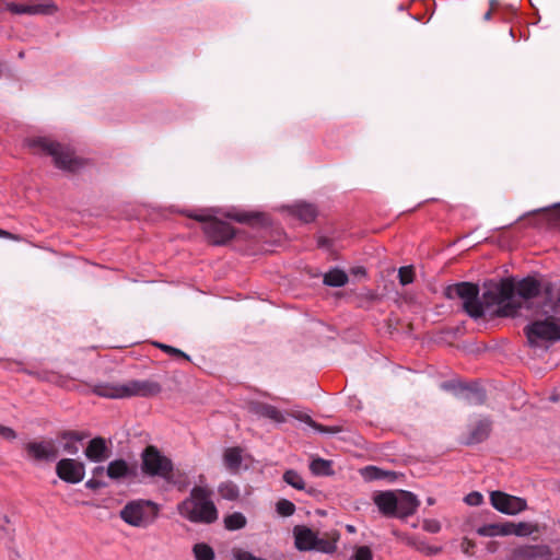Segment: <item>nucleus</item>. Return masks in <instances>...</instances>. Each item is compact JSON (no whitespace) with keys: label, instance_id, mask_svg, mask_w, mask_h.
Wrapping results in <instances>:
<instances>
[{"label":"nucleus","instance_id":"nucleus-1","mask_svg":"<svg viewBox=\"0 0 560 560\" xmlns=\"http://www.w3.org/2000/svg\"><path fill=\"white\" fill-rule=\"evenodd\" d=\"M541 283L527 277L514 283L512 279H502L486 285L483 299L488 306H495L500 317H513L522 307H529V301L539 295Z\"/></svg>","mask_w":560,"mask_h":560},{"label":"nucleus","instance_id":"nucleus-2","mask_svg":"<svg viewBox=\"0 0 560 560\" xmlns=\"http://www.w3.org/2000/svg\"><path fill=\"white\" fill-rule=\"evenodd\" d=\"M211 495L212 492L209 488L195 486L189 495L177 504V513L194 524L214 523L219 518V512Z\"/></svg>","mask_w":560,"mask_h":560},{"label":"nucleus","instance_id":"nucleus-3","mask_svg":"<svg viewBox=\"0 0 560 560\" xmlns=\"http://www.w3.org/2000/svg\"><path fill=\"white\" fill-rule=\"evenodd\" d=\"M161 385L152 380H131L124 384L104 385L97 388L102 397L121 399L129 397H152L160 394Z\"/></svg>","mask_w":560,"mask_h":560},{"label":"nucleus","instance_id":"nucleus-4","mask_svg":"<svg viewBox=\"0 0 560 560\" xmlns=\"http://www.w3.org/2000/svg\"><path fill=\"white\" fill-rule=\"evenodd\" d=\"M26 144L34 153H44L52 156L54 163L58 168L73 172L81 166V161L74 158L73 152L68 147L61 145L49 138H32L26 141Z\"/></svg>","mask_w":560,"mask_h":560},{"label":"nucleus","instance_id":"nucleus-5","mask_svg":"<svg viewBox=\"0 0 560 560\" xmlns=\"http://www.w3.org/2000/svg\"><path fill=\"white\" fill-rule=\"evenodd\" d=\"M446 296L450 299H460L464 311L475 319L482 317L486 311L493 307L488 306L483 298L479 300V288L470 282H459L450 285L446 289Z\"/></svg>","mask_w":560,"mask_h":560},{"label":"nucleus","instance_id":"nucleus-6","mask_svg":"<svg viewBox=\"0 0 560 560\" xmlns=\"http://www.w3.org/2000/svg\"><path fill=\"white\" fill-rule=\"evenodd\" d=\"M160 513V505L151 500L138 499L128 502L120 510V518L130 526L144 528L153 524Z\"/></svg>","mask_w":560,"mask_h":560},{"label":"nucleus","instance_id":"nucleus-7","mask_svg":"<svg viewBox=\"0 0 560 560\" xmlns=\"http://www.w3.org/2000/svg\"><path fill=\"white\" fill-rule=\"evenodd\" d=\"M547 317L536 319L524 328L527 342L530 347L536 348L545 342H556L560 340V324L555 318V314L549 311L544 312Z\"/></svg>","mask_w":560,"mask_h":560},{"label":"nucleus","instance_id":"nucleus-8","mask_svg":"<svg viewBox=\"0 0 560 560\" xmlns=\"http://www.w3.org/2000/svg\"><path fill=\"white\" fill-rule=\"evenodd\" d=\"M187 215L203 223V232L213 245H223L235 235V231L230 224L213 218L207 211L201 213L189 212Z\"/></svg>","mask_w":560,"mask_h":560},{"label":"nucleus","instance_id":"nucleus-9","mask_svg":"<svg viewBox=\"0 0 560 560\" xmlns=\"http://www.w3.org/2000/svg\"><path fill=\"white\" fill-rule=\"evenodd\" d=\"M141 469L150 477H160L171 480L173 470L172 460L163 455L155 446H147L141 454Z\"/></svg>","mask_w":560,"mask_h":560},{"label":"nucleus","instance_id":"nucleus-10","mask_svg":"<svg viewBox=\"0 0 560 560\" xmlns=\"http://www.w3.org/2000/svg\"><path fill=\"white\" fill-rule=\"evenodd\" d=\"M508 560H560L547 545H521L510 550Z\"/></svg>","mask_w":560,"mask_h":560},{"label":"nucleus","instance_id":"nucleus-11","mask_svg":"<svg viewBox=\"0 0 560 560\" xmlns=\"http://www.w3.org/2000/svg\"><path fill=\"white\" fill-rule=\"evenodd\" d=\"M490 502L497 511L508 515H515L527 509L525 499L502 491L491 492Z\"/></svg>","mask_w":560,"mask_h":560},{"label":"nucleus","instance_id":"nucleus-12","mask_svg":"<svg viewBox=\"0 0 560 560\" xmlns=\"http://www.w3.org/2000/svg\"><path fill=\"white\" fill-rule=\"evenodd\" d=\"M56 474L68 483H79L84 479L85 466L77 459L63 458L57 463Z\"/></svg>","mask_w":560,"mask_h":560},{"label":"nucleus","instance_id":"nucleus-13","mask_svg":"<svg viewBox=\"0 0 560 560\" xmlns=\"http://www.w3.org/2000/svg\"><path fill=\"white\" fill-rule=\"evenodd\" d=\"M28 458L35 462H52L58 457V448L54 441H32L25 444Z\"/></svg>","mask_w":560,"mask_h":560},{"label":"nucleus","instance_id":"nucleus-14","mask_svg":"<svg viewBox=\"0 0 560 560\" xmlns=\"http://www.w3.org/2000/svg\"><path fill=\"white\" fill-rule=\"evenodd\" d=\"M294 546L300 551L314 550L316 546V533L304 525L293 528Z\"/></svg>","mask_w":560,"mask_h":560},{"label":"nucleus","instance_id":"nucleus-15","mask_svg":"<svg viewBox=\"0 0 560 560\" xmlns=\"http://www.w3.org/2000/svg\"><path fill=\"white\" fill-rule=\"evenodd\" d=\"M419 500L409 491L397 492V517H407L416 513Z\"/></svg>","mask_w":560,"mask_h":560},{"label":"nucleus","instance_id":"nucleus-16","mask_svg":"<svg viewBox=\"0 0 560 560\" xmlns=\"http://www.w3.org/2000/svg\"><path fill=\"white\" fill-rule=\"evenodd\" d=\"M374 503L376 504L382 514L386 516H396L397 492H380L374 495Z\"/></svg>","mask_w":560,"mask_h":560},{"label":"nucleus","instance_id":"nucleus-17","mask_svg":"<svg viewBox=\"0 0 560 560\" xmlns=\"http://www.w3.org/2000/svg\"><path fill=\"white\" fill-rule=\"evenodd\" d=\"M84 454L88 459L94 463H101L108 458V448L106 446V442L103 438H94L92 439Z\"/></svg>","mask_w":560,"mask_h":560},{"label":"nucleus","instance_id":"nucleus-18","mask_svg":"<svg viewBox=\"0 0 560 560\" xmlns=\"http://www.w3.org/2000/svg\"><path fill=\"white\" fill-rule=\"evenodd\" d=\"M245 459L241 447H228L223 452V464L231 474H237Z\"/></svg>","mask_w":560,"mask_h":560},{"label":"nucleus","instance_id":"nucleus-19","mask_svg":"<svg viewBox=\"0 0 560 560\" xmlns=\"http://www.w3.org/2000/svg\"><path fill=\"white\" fill-rule=\"evenodd\" d=\"M106 474L110 479L117 480L135 475V468L124 459H116L108 464Z\"/></svg>","mask_w":560,"mask_h":560},{"label":"nucleus","instance_id":"nucleus-20","mask_svg":"<svg viewBox=\"0 0 560 560\" xmlns=\"http://www.w3.org/2000/svg\"><path fill=\"white\" fill-rule=\"evenodd\" d=\"M253 410L256 415L268 418L277 423H283L287 421L285 413L269 404L258 402L253 407Z\"/></svg>","mask_w":560,"mask_h":560},{"label":"nucleus","instance_id":"nucleus-21","mask_svg":"<svg viewBox=\"0 0 560 560\" xmlns=\"http://www.w3.org/2000/svg\"><path fill=\"white\" fill-rule=\"evenodd\" d=\"M31 15H52L58 5L52 0H30Z\"/></svg>","mask_w":560,"mask_h":560},{"label":"nucleus","instance_id":"nucleus-22","mask_svg":"<svg viewBox=\"0 0 560 560\" xmlns=\"http://www.w3.org/2000/svg\"><path fill=\"white\" fill-rule=\"evenodd\" d=\"M538 530V526L530 522L511 523L506 522L508 535H515L518 537L529 536Z\"/></svg>","mask_w":560,"mask_h":560},{"label":"nucleus","instance_id":"nucleus-23","mask_svg":"<svg viewBox=\"0 0 560 560\" xmlns=\"http://www.w3.org/2000/svg\"><path fill=\"white\" fill-rule=\"evenodd\" d=\"M290 210L293 215L305 223L312 222L317 215L316 208L308 203H296Z\"/></svg>","mask_w":560,"mask_h":560},{"label":"nucleus","instance_id":"nucleus-24","mask_svg":"<svg viewBox=\"0 0 560 560\" xmlns=\"http://www.w3.org/2000/svg\"><path fill=\"white\" fill-rule=\"evenodd\" d=\"M490 432V422L487 419H481L477 422L471 430L468 443H479L483 441Z\"/></svg>","mask_w":560,"mask_h":560},{"label":"nucleus","instance_id":"nucleus-25","mask_svg":"<svg viewBox=\"0 0 560 560\" xmlns=\"http://www.w3.org/2000/svg\"><path fill=\"white\" fill-rule=\"evenodd\" d=\"M477 534L483 537L508 536L506 523L486 524L477 528Z\"/></svg>","mask_w":560,"mask_h":560},{"label":"nucleus","instance_id":"nucleus-26","mask_svg":"<svg viewBox=\"0 0 560 560\" xmlns=\"http://www.w3.org/2000/svg\"><path fill=\"white\" fill-rule=\"evenodd\" d=\"M348 282V276L343 270L332 269L324 276V283L329 287H343Z\"/></svg>","mask_w":560,"mask_h":560},{"label":"nucleus","instance_id":"nucleus-27","mask_svg":"<svg viewBox=\"0 0 560 560\" xmlns=\"http://www.w3.org/2000/svg\"><path fill=\"white\" fill-rule=\"evenodd\" d=\"M223 523L228 530H238L246 526L247 520L241 512H234L224 516Z\"/></svg>","mask_w":560,"mask_h":560},{"label":"nucleus","instance_id":"nucleus-28","mask_svg":"<svg viewBox=\"0 0 560 560\" xmlns=\"http://www.w3.org/2000/svg\"><path fill=\"white\" fill-rule=\"evenodd\" d=\"M219 494L229 501H234L240 497V489L233 481L221 482L218 487Z\"/></svg>","mask_w":560,"mask_h":560},{"label":"nucleus","instance_id":"nucleus-29","mask_svg":"<svg viewBox=\"0 0 560 560\" xmlns=\"http://www.w3.org/2000/svg\"><path fill=\"white\" fill-rule=\"evenodd\" d=\"M339 539L338 534H332V536L328 539L319 538L316 535V546L314 547L315 550H318L324 553H332L337 549V540Z\"/></svg>","mask_w":560,"mask_h":560},{"label":"nucleus","instance_id":"nucleus-30","mask_svg":"<svg viewBox=\"0 0 560 560\" xmlns=\"http://www.w3.org/2000/svg\"><path fill=\"white\" fill-rule=\"evenodd\" d=\"M195 560H214L215 553L213 548L206 542H197L192 547Z\"/></svg>","mask_w":560,"mask_h":560},{"label":"nucleus","instance_id":"nucleus-31","mask_svg":"<svg viewBox=\"0 0 560 560\" xmlns=\"http://www.w3.org/2000/svg\"><path fill=\"white\" fill-rule=\"evenodd\" d=\"M311 471L316 476H329L332 474L331 463L323 458H315L310 464Z\"/></svg>","mask_w":560,"mask_h":560},{"label":"nucleus","instance_id":"nucleus-32","mask_svg":"<svg viewBox=\"0 0 560 560\" xmlns=\"http://www.w3.org/2000/svg\"><path fill=\"white\" fill-rule=\"evenodd\" d=\"M283 480L296 490H303L305 488L302 476L293 469H289L283 474Z\"/></svg>","mask_w":560,"mask_h":560},{"label":"nucleus","instance_id":"nucleus-33","mask_svg":"<svg viewBox=\"0 0 560 560\" xmlns=\"http://www.w3.org/2000/svg\"><path fill=\"white\" fill-rule=\"evenodd\" d=\"M290 416H292L301 421H304L305 423H307L308 425H311L312 428H314L315 430H317L319 432L335 433L338 431L336 429L327 428V427L316 423L315 421L312 420V418L308 415H305L302 412H296V413L292 412V413H290Z\"/></svg>","mask_w":560,"mask_h":560},{"label":"nucleus","instance_id":"nucleus-34","mask_svg":"<svg viewBox=\"0 0 560 560\" xmlns=\"http://www.w3.org/2000/svg\"><path fill=\"white\" fill-rule=\"evenodd\" d=\"M361 475L366 481L384 479L388 476L387 471H384L375 466H368L361 470Z\"/></svg>","mask_w":560,"mask_h":560},{"label":"nucleus","instance_id":"nucleus-35","mask_svg":"<svg viewBox=\"0 0 560 560\" xmlns=\"http://www.w3.org/2000/svg\"><path fill=\"white\" fill-rule=\"evenodd\" d=\"M62 438L68 440V442L63 444V450L71 455H75L79 451L75 442L80 441L81 438L74 432L63 433Z\"/></svg>","mask_w":560,"mask_h":560},{"label":"nucleus","instance_id":"nucleus-36","mask_svg":"<svg viewBox=\"0 0 560 560\" xmlns=\"http://www.w3.org/2000/svg\"><path fill=\"white\" fill-rule=\"evenodd\" d=\"M4 9L12 14H27L31 15L30 0L22 3L7 2Z\"/></svg>","mask_w":560,"mask_h":560},{"label":"nucleus","instance_id":"nucleus-37","mask_svg":"<svg viewBox=\"0 0 560 560\" xmlns=\"http://www.w3.org/2000/svg\"><path fill=\"white\" fill-rule=\"evenodd\" d=\"M276 510L281 516H291L295 512V505L287 499H281L277 502Z\"/></svg>","mask_w":560,"mask_h":560},{"label":"nucleus","instance_id":"nucleus-38","mask_svg":"<svg viewBox=\"0 0 560 560\" xmlns=\"http://www.w3.org/2000/svg\"><path fill=\"white\" fill-rule=\"evenodd\" d=\"M154 346L158 347L159 349H161L162 351H164L165 353L172 355V357L183 358V359H185L187 361L190 360L189 355H187L182 350H179L177 348H174L172 346H168V345H165V343H161V342H154Z\"/></svg>","mask_w":560,"mask_h":560},{"label":"nucleus","instance_id":"nucleus-39","mask_svg":"<svg viewBox=\"0 0 560 560\" xmlns=\"http://www.w3.org/2000/svg\"><path fill=\"white\" fill-rule=\"evenodd\" d=\"M398 277L402 285L411 283L415 277L412 267H401L398 271Z\"/></svg>","mask_w":560,"mask_h":560},{"label":"nucleus","instance_id":"nucleus-40","mask_svg":"<svg viewBox=\"0 0 560 560\" xmlns=\"http://www.w3.org/2000/svg\"><path fill=\"white\" fill-rule=\"evenodd\" d=\"M350 560H373V555L369 547L361 546L357 548L354 555L350 558Z\"/></svg>","mask_w":560,"mask_h":560},{"label":"nucleus","instance_id":"nucleus-41","mask_svg":"<svg viewBox=\"0 0 560 560\" xmlns=\"http://www.w3.org/2000/svg\"><path fill=\"white\" fill-rule=\"evenodd\" d=\"M413 547L416 548V550L425 556L436 555L441 550L439 547L429 546L425 542H415Z\"/></svg>","mask_w":560,"mask_h":560},{"label":"nucleus","instance_id":"nucleus-42","mask_svg":"<svg viewBox=\"0 0 560 560\" xmlns=\"http://www.w3.org/2000/svg\"><path fill=\"white\" fill-rule=\"evenodd\" d=\"M170 483L176 486L179 490H184L188 486L187 478L184 474H178L177 478L171 472V480H166Z\"/></svg>","mask_w":560,"mask_h":560},{"label":"nucleus","instance_id":"nucleus-43","mask_svg":"<svg viewBox=\"0 0 560 560\" xmlns=\"http://www.w3.org/2000/svg\"><path fill=\"white\" fill-rule=\"evenodd\" d=\"M464 399L468 404H479L485 400V396L482 393L469 390V392L464 393Z\"/></svg>","mask_w":560,"mask_h":560},{"label":"nucleus","instance_id":"nucleus-44","mask_svg":"<svg viewBox=\"0 0 560 560\" xmlns=\"http://www.w3.org/2000/svg\"><path fill=\"white\" fill-rule=\"evenodd\" d=\"M423 529L428 533L435 534L441 529V524L436 520H425L422 525Z\"/></svg>","mask_w":560,"mask_h":560},{"label":"nucleus","instance_id":"nucleus-45","mask_svg":"<svg viewBox=\"0 0 560 560\" xmlns=\"http://www.w3.org/2000/svg\"><path fill=\"white\" fill-rule=\"evenodd\" d=\"M465 502L469 505L476 506L481 504L482 502V495L479 492H471L466 495Z\"/></svg>","mask_w":560,"mask_h":560},{"label":"nucleus","instance_id":"nucleus-46","mask_svg":"<svg viewBox=\"0 0 560 560\" xmlns=\"http://www.w3.org/2000/svg\"><path fill=\"white\" fill-rule=\"evenodd\" d=\"M0 436L4 440L11 441L16 438V433L13 429L0 424Z\"/></svg>","mask_w":560,"mask_h":560},{"label":"nucleus","instance_id":"nucleus-47","mask_svg":"<svg viewBox=\"0 0 560 560\" xmlns=\"http://www.w3.org/2000/svg\"><path fill=\"white\" fill-rule=\"evenodd\" d=\"M0 237L2 238H8V240H12V241H20V237L15 234H12L5 230H2L0 229Z\"/></svg>","mask_w":560,"mask_h":560},{"label":"nucleus","instance_id":"nucleus-48","mask_svg":"<svg viewBox=\"0 0 560 560\" xmlns=\"http://www.w3.org/2000/svg\"><path fill=\"white\" fill-rule=\"evenodd\" d=\"M85 486L89 489H96L100 487V483L95 479H90L86 481Z\"/></svg>","mask_w":560,"mask_h":560},{"label":"nucleus","instance_id":"nucleus-49","mask_svg":"<svg viewBox=\"0 0 560 560\" xmlns=\"http://www.w3.org/2000/svg\"><path fill=\"white\" fill-rule=\"evenodd\" d=\"M489 4H490L489 10L498 12V10L500 8V3L498 0H490Z\"/></svg>","mask_w":560,"mask_h":560},{"label":"nucleus","instance_id":"nucleus-50","mask_svg":"<svg viewBox=\"0 0 560 560\" xmlns=\"http://www.w3.org/2000/svg\"><path fill=\"white\" fill-rule=\"evenodd\" d=\"M104 471H105V468L103 466H97L93 469V476L94 477L101 476V475H103Z\"/></svg>","mask_w":560,"mask_h":560},{"label":"nucleus","instance_id":"nucleus-51","mask_svg":"<svg viewBox=\"0 0 560 560\" xmlns=\"http://www.w3.org/2000/svg\"><path fill=\"white\" fill-rule=\"evenodd\" d=\"M495 13V11H492V10H488L485 14H483V20L485 21H490L491 18H492V14Z\"/></svg>","mask_w":560,"mask_h":560},{"label":"nucleus","instance_id":"nucleus-52","mask_svg":"<svg viewBox=\"0 0 560 560\" xmlns=\"http://www.w3.org/2000/svg\"><path fill=\"white\" fill-rule=\"evenodd\" d=\"M233 218H234L236 221H238V222H245V221H247V219H248V218H247V215H245V214H238V215H235V217H233Z\"/></svg>","mask_w":560,"mask_h":560},{"label":"nucleus","instance_id":"nucleus-53","mask_svg":"<svg viewBox=\"0 0 560 560\" xmlns=\"http://www.w3.org/2000/svg\"><path fill=\"white\" fill-rule=\"evenodd\" d=\"M428 503H429V504H433V503H434V500H433V499H431V498H429V499H428Z\"/></svg>","mask_w":560,"mask_h":560},{"label":"nucleus","instance_id":"nucleus-54","mask_svg":"<svg viewBox=\"0 0 560 560\" xmlns=\"http://www.w3.org/2000/svg\"><path fill=\"white\" fill-rule=\"evenodd\" d=\"M348 529H349L350 532H353V530H354L353 526H348Z\"/></svg>","mask_w":560,"mask_h":560},{"label":"nucleus","instance_id":"nucleus-55","mask_svg":"<svg viewBox=\"0 0 560 560\" xmlns=\"http://www.w3.org/2000/svg\"><path fill=\"white\" fill-rule=\"evenodd\" d=\"M510 35L514 37L513 30H510Z\"/></svg>","mask_w":560,"mask_h":560}]
</instances>
